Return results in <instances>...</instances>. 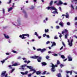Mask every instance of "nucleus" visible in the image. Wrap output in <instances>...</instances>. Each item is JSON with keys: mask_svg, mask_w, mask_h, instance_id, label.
Here are the masks:
<instances>
[{"mask_svg": "<svg viewBox=\"0 0 77 77\" xmlns=\"http://www.w3.org/2000/svg\"><path fill=\"white\" fill-rule=\"evenodd\" d=\"M63 5H67V3H65L63 4Z\"/></svg>", "mask_w": 77, "mask_h": 77, "instance_id": "49", "label": "nucleus"}, {"mask_svg": "<svg viewBox=\"0 0 77 77\" xmlns=\"http://www.w3.org/2000/svg\"><path fill=\"white\" fill-rule=\"evenodd\" d=\"M35 35H36L37 36H38V34L37 32H35Z\"/></svg>", "mask_w": 77, "mask_h": 77, "instance_id": "37", "label": "nucleus"}, {"mask_svg": "<svg viewBox=\"0 0 77 77\" xmlns=\"http://www.w3.org/2000/svg\"><path fill=\"white\" fill-rule=\"evenodd\" d=\"M71 8H72V9H74V8L73 5H71Z\"/></svg>", "mask_w": 77, "mask_h": 77, "instance_id": "33", "label": "nucleus"}, {"mask_svg": "<svg viewBox=\"0 0 77 77\" xmlns=\"http://www.w3.org/2000/svg\"><path fill=\"white\" fill-rule=\"evenodd\" d=\"M47 9L48 10H55L54 11H52V13H54V14H55L57 13V14H58V12L57 11V9L56 8V7H54V6H51V7H50V6H48V7H47Z\"/></svg>", "mask_w": 77, "mask_h": 77, "instance_id": "1", "label": "nucleus"}, {"mask_svg": "<svg viewBox=\"0 0 77 77\" xmlns=\"http://www.w3.org/2000/svg\"><path fill=\"white\" fill-rule=\"evenodd\" d=\"M63 4V2H62L61 0H59L58 3H57L56 5L57 6H59V5H62Z\"/></svg>", "mask_w": 77, "mask_h": 77, "instance_id": "8", "label": "nucleus"}, {"mask_svg": "<svg viewBox=\"0 0 77 77\" xmlns=\"http://www.w3.org/2000/svg\"><path fill=\"white\" fill-rule=\"evenodd\" d=\"M60 61H59V60H57V65H59V64H60Z\"/></svg>", "mask_w": 77, "mask_h": 77, "instance_id": "27", "label": "nucleus"}, {"mask_svg": "<svg viewBox=\"0 0 77 77\" xmlns=\"http://www.w3.org/2000/svg\"><path fill=\"white\" fill-rule=\"evenodd\" d=\"M61 57H62L63 59H65V57L64 56V55H61Z\"/></svg>", "mask_w": 77, "mask_h": 77, "instance_id": "23", "label": "nucleus"}, {"mask_svg": "<svg viewBox=\"0 0 77 77\" xmlns=\"http://www.w3.org/2000/svg\"><path fill=\"white\" fill-rule=\"evenodd\" d=\"M57 77H62L61 75V74L60 73H59V74H58L57 75Z\"/></svg>", "mask_w": 77, "mask_h": 77, "instance_id": "18", "label": "nucleus"}, {"mask_svg": "<svg viewBox=\"0 0 77 77\" xmlns=\"http://www.w3.org/2000/svg\"><path fill=\"white\" fill-rule=\"evenodd\" d=\"M68 35H69V34H66L65 35V38H67Z\"/></svg>", "mask_w": 77, "mask_h": 77, "instance_id": "24", "label": "nucleus"}, {"mask_svg": "<svg viewBox=\"0 0 77 77\" xmlns=\"http://www.w3.org/2000/svg\"><path fill=\"white\" fill-rule=\"evenodd\" d=\"M49 31V29H45V32H48Z\"/></svg>", "mask_w": 77, "mask_h": 77, "instance_id": "29", "label": "nucleus"}, {"mask_svg": "<svg viewBox=\"0 0 77 77\" xmlns=\"http://www.w3.org/2000/svg\"><path fill=\"white\" fill-rule=\"evenodd\" d=\"M70 73V75H72V71H69Z\"/></svg>", "mask_w": 77, "mask_h": 77, "instance_id": "58", "label": "nucleus"}, {"mask_svg": "<svg viewBox=\"0 0 77 77\" xmlns=\"http://www.w3.org/2000/svg\"><path fill=\"white\" fill-rule=\"evenodd\" d=\"M54 56H57V54H54Z\"/></svg>", "mask_w": 77, "mask_h": 77, "instance_id": "59", "label": "nucleus"}, {"mask_svg": "<svg viewBox=\"0 0 77 77\" xmlns=\"http://www.w3.org/2000/svg\"><path fill=\"white\" fill-rule=\"evenodd\" d=\"M62 44L63 45H64V46H65V45L64 43H63V42H62Z\"/></svg>", "mask_w": 77, "mask_h": 77, "instance_id": "55", "label": "nucleus"}, {"mask_svg": "<svg viewBox=\"0 0 77 77\" xmlns=\"http://www.w3.org/2000/svg\"><path fill=\"white\" fill-rule=\"evenodd\" d=\"M42 65H44V66H45V65H47V63H46V62H42Z\"/></svg>", "mask_w": 77, "mask_h": 77, "instance_id": "14", "label": "nucleus"}, {"mask_svg": "<svg viewBox=\"0 0 77 77\" xmlns=\"http://www.w3.org/2000/svg\"><path fill=\"white\" fill-rule=\"evenodd\" d=\"M68 57V61H72V59L70 56H69Z\"/></svg>", "mask_w": 77, "mask_h": 77, "instance_id": "11", "label": "nucleus"}, {"mask_svg": "<svg viewBox=\"0 0 77 77\" xmlns=\"http://www.w3.org/2000/svg\"><path fill=\"white\" fill-rule=\"evenodd\" d=\"M26 65H22L21 66L22 68L23 69H24V68L23 67H24L25 66H26Z\"/></svg>", "mask_w": 77, "mask_h": 77, "instance_id": "20", "label": "nucleus"}, {"mask_svg": "<svg viewBox=\"0 0 77 77\" xmlns=\"http://www.w3.org/2000/svg\"><path fill=\"white\" fill-rule=\"evenodd\" d=\"M59 24L62 27H63V22H60Z\"/></svg>", "mask_w": 77, "mask_h": 77, "instance_id": "13", "label": "nucleus"}, {"mask_svg": "<svg viewBox=\"0 0 77 77\" xmlns=\"http://www.w3.org/2000/svg\"><path fill=\"white\" fill-rule=\"evenodd\" d=\"M43 37H45L46 36V34H44L43 35Z\"/></svg>", "mask_w": 77, "mask_h": 77, "instance_id": "36", "label": "nucleus"}, {"mask_svg": "<svg viewBox=\"0 0 77 77\" xmlns=\"http://www.w3.org/2000/svg\"><path fill=\"white\" fill-rule=\"evenodd\" d=\"M56 43H55V42H53L52 43V45L51 47H53V45H56Z\"/></svg>", "mask_w": 77, "mask_h": 77, "instance_id": "21", "label": "nucleus"}, {"mask_svg": "<svg viewBox=\"0 0 77 77\" xmlns=\"http://www.w3.org/2000/svg\"><path fill=\"white\" fill-rule=\"evenodd\" d=\"M75 20H77V17H75Z\"/></svg>", "mask_w": 77, "mask_h": 77, "instance_id": "61", "label": "nucleus"}, {"mask_svg": "<svg viewBox=\"0 0 77 77\" xmlns=\"http://www.w3.org/2000/svg\"><path fill=\"white\" fill-rule=\"evenodd\" d=\"M13 9V7H10V8H9L8 10V11H10L11 10H12Z\"/></svg>", "mask_w": 77, "mask_h": 77, "instance_id": "17", "label": "nucleus"}, {"mask_svg": "<svg viewBox=\"0 0 77 77\" xmlns=\"http://www.w3.org/2000/svg\"><path fill=\"white\" fill-rule=\"evenodd\" d=\"M27 68L30 69V71H33V72L32 73V74H34V73L36 72V74L37 75H39V74H40L41 73V72H40V71L36 72V70H35V69H32V67H31V66H27Z\"/></svg>", "mask_w": 77, "mask_h": 77, "instance_id": "2", "label": "nucleus"}, {"mask_svg": "<svg viewBox=\"0 0 77 77\" xmlns=\"http://www.w3.org/2000/svg\"><path fill=\"white\" fill-rule=\"evenodd\" d=\"M58 38L56 37V36H55L54 37V39H57Z\"/></svg>", "mask_w": 77, "mask_h": 77, "instance_id": "48", "label": "nucleus"}, {"mask_svg": "<svg viewBox=\"0 0 77 77\" xmlns=\"http://www.w3.org/2000/svg\"><path fill=\"white\" fill-rule=\"evenodd\" d=\"M5 77H8V74H6L5 75Z\"/></svg>", "mask_w": 77, "mask_h": 77, "instance_id": "54", "label": "nucleus"}, {"mask_svg": "<svg viewBox=\"0 0 77 77\" xmlns=\"http://www.w3.org/2000/svg\"><path fill=\"white\" fill-rule=\"evenodd\" d=\"M31 58H33V59H37V58H38L37 59V61L38 62H41V60L42 59V57H39V56H31L30 57Z\"/></svg>", "mask_w": 77, "mask_h": 77, "instance_id": "3", "label": "nucleus"}, {"mask_svg": "<svg viewBox=\"0 0 77 77\" xmlns=\"http://www.w3.org/2000/svg\"><path fill=\"white\" fill-rule=\"evenodd\" d=\"M73 42V39H72L70 42V41L69 40H68V42L69 43V45H70V46H72L73 45V44H72V42Z\"/></svg>", "mask_w": 77, "mask_h": 77, "instance_id": "6", "label": "nucleus"}, {"mask_svg": "<svg viewBox=\"0 0 77 77\" xmlns=\"http://www.w3.org/2000/svg\"><path fill=\"white\" fill-rule=\"evenodd\" d=\"M9 67H10L11 68L12 67H11V65H9L8 66Z\"/></svg>", "mask_w": 77, "mask_h": 77, "instance_id": "53", "label": "nucleus"}, {"mask_svg": "<svg viewBox=\"0 0 77 77\" xmlns=\"http://www.w3.org/2000/svg\"><path fill=\"white\" fill-rule=\"evenodd\" d=\"M6 71H3L1 74V77H4V76H5V74H6Z\"/></svg>", "mask_w": 77, "mask_h": 77, "instance_id": "9", "label": "nucleus"}, {"mask_svg": "<svg viewBox=\"0 0 77 77\" xmlns=\"http://www.w3.org/2000/svg\"><path fill=\"white\" fill-rule=\"evenodd\" d=\"M12 52L14 53H16L17 52L16 51H15V50H12Z\"/></svg>", "mask_w": 77, "mask_h": 77, "instance_id": "30", "label": "nucleus"}, {"mask_svg": "<svg viewBox=\"0 0 77 77\" xmlns=\"http://www.w3.org/2000/svg\"><path fill=\"white\" fill-rule=\"evenodd\" d=\"M30 60H29V61H28V62H27V63H30Z\"/></svg>", "mask_w": 77, "mask_h": 77, "instance_id": "51", "label": "nucleus"}, {"mask_svg": "<svg viewBox=\"0 0 77 77\" xmlns=\"http://www.w3.org/2000/svg\"><path fill=\"white\" fill-rule=\"evenodd\" d=\"M23 60H26V58H25V57H24L23 58Z\"/></svg>", "mask_w": 77, "mask_h": 77, "instance_id": "62", "label": "nucleus"}, {"mask_svg": "<svg viewBox=\"0 0 77 77\" xmlns=\"http://www.w3.org/2000/svg\"><path fill=\"white\" fill-rule=\"evenodd\" d=\"M25 36L29 37V35L28 34H22V35H20L19 37L20 38H21L22 39H25L26 38V37H25Z\"/></svg>", "mask_w": 77, "mask_h": 77, "instance_id": "4", "label": "nucleus"}, {"mask_svg": "<svg viewBox=\"0 0 77 77\" xmlns=\"http://www.w3.org/2000/svg\"><path fill=\"white\" fill-rule=\"evenodd\" d=\"M66 72L67 74H68L69 73H70V71H66Z\"/></svg>", "mask_w": 77, "mask_h": 77, "instance_id": "39", "label": "nucleus"}, {"mask_svg": "<svg viewBox=\"0 0 77 77\" xmlns=\"http://www.w3.org/2000/svg\"><path fill=\"white\" fill-rule=\"evenodd\" d=\"M64 65H63V64H60V66L62 67V66H64Z\"/></svg>", "mask_w": 77, "mask_h": 77, "instance_id": "41", "label": "nucleus"}, {"mask_svg": "<svg viewBox=\"0 0 77 77\" xmlns=\"http://www.w3.org/2000/svg\"><path fill=\"white\" fill-rule=\"evenodd\" d=\"M6 54L7 55H9L10 54L9 53H6Z\"/></svg>", "mask_w": 77, "mask_h": 77, "instance_id": "46", "label": "nucleus"}, {"mask_svg": "<svg viewBox=\"0 0 77 77\" xmlns=\"http://www.w3.org/2000/svg\"><path fill=\"white\" fill-rule=\"evenodd\" d=\"M20 73L21 74H22V75H25V74L26 75L27 74L28 72V71H26V72H25V73L23 72H21Z\"/></svg>", "mask_w": 77, "mask_h": 77, "instance_id": "10", "label": "nucleus"}, {"mask_svg": "<svg viewBox=\"0 0 77 77\" xmlns=\"http://www.w3.org/2000/svg\"><path fill=\"white\" fill-rule=\"evenodd\" d=\"M49 43H50V42H49V41H48V42H47L46 44H49Z\"/></svg>", "mask_w": 77, "mask_h": 77, "instance_id": "47", "label": "nucleus"}, {"mask_svg": "<svg viewBox=\"0 0 77 77\" xmlns=\"http://www.w3.org/2000/svg\"><path fill=\"white\" fill-rule=\"evenodd\" d=\"M46 73V71H44L43 73H42V74L43 75H44Z\"/></svg>", "mask_w": 77, "mask_h": 77, "instance_id": "32", "label": "nucleus"}, {"mask_svg": "<svg viewBox=\"0 0 77 77\" xmlns=\"http://www.w3.org/2000/svg\"><path fill=\"white\" fill-rule=\"evenodd\" d=\"M59 10L60 11H62V8H61V7H59Z\"/></svg>", "mask_w": 77, "mask_h": 77, "instance_id": "44", "label": "nucleus"}, {"mask_svg": "<svg viewBox=\"0 0 77 77\" xmlns=\"http://www.w3.org/2000/svg\"><path fill=\"white\" fill-rule=\"evenodd\" d=\"M63 48V46H62L60 48V50H62Z\"/></svg>", "mask_w": 77, "mask_h": 77, "instance_id": "57", "label": "nucleus"}, {"mask_svg": "<svg viewBox=\"0 0 77 77\" xmlns=\"http://www.w3.org/2000/svg\"><path fill=\"white\" fill-rule=\"evenodd\" d=\"M52 69L51 71L53 72H54L55 71V66L57 67V65H54L53 63H52Z\"/></svg>", "mask_w": 77, "mask_h": 77, "instance_id": "5", "label": "nucleus"}, {"mask_svg": "<svg viewBox=\"0 0 77 77\" xmlns=\"http://www.w3.org/2000/svg\"><path fill=\"white\" fill-rule=\"evenodd\" d=\"M67 25H70V22H68L67 23Z\"/></svg>", "mask_w": 77, "mask_h": 77, "instance_id": "42", "label": "nucleus"}, {"mask_svg": "<svg viewBox=\"0 0 77 77\" xmlns=\"http://www.w3.org/2000/svg\"><path fill=\"white\" fill-rule=\"evenodd\" d=\"M69 16V14H68V13H66V18H68Z\"/></svg>", "mask_w": 77, "mask_h": 77, "instance_id": "19", "label": "nucleus"}, {"mask_svg": "<svg viewBox=\"0 0 77 77\" xmlns=\"http://www.w3.org/2000/svg\"><path fill=\"white\" fill-rule=\"evenodd\" d=\"M46 58L47 59H48L49 58V56H46Z\"/></svg>", "mask_w": 77, "mask_h": 77, "instance_id": "31", "label": "nucleus"}, {"mask_svg": "<svg viewBox=\"0 0 77 77\" xmlns=\"http://www.w3.org/2000/svg\"><path fill=\"white\" fill-rule=\"evenodd\" d=\"M31 75H32L31 74H30L28 75V77H30L31 76Z\"/></svg>", "mask_w": 77, "mask_h": 77, "instance_id": "40", "label": "nucleus"}, {"mask_svg": "<svg viewBox=\"0 0 77 77\" xmlns=\"http://www.w3.org/2000/svg\"><path fill=\"white\" fill-rule=\"evenodd\" d=\"M4 35L5 38L7 39L9 38V37L8 35H6V34H5Z\"/></svg>", "mask_w": 77, "mask_h": 77, "instance_id": "16", "label": "nucleus"}, {"mask_svg": "<svg viewBox=\"0 0 77 77\" xmlns=\"http://www.w3.org/2000/svg\"><path fill=\"white\" fill-rule=\"evenodd\" d=\"M62 34H60L59 35V37L60 38H61V37H62Z\"/></svg>", "mask_w": 77, "mask_h": 77, "instance_id": "38", "label": "nucleus"}, {"mask_svg": "<svg viewBox=\"0 0 77 77\" xmlns=\"http://www.w3.org/2000/svg\"><path fill=\"white\" fill-rule=\"evenodd\" d=\"M53 1H51V2L50 3V6H52L53 3Z\"/></svg>", "mask_w": 77, "mask_h": 77, "instance_id": "22", "label": "nucleus"}, {"mask_svg": "<svg viewBox=\"0 0 77 77\" xmlns=\"http://www.w3.org/2000/svg\"><path fill=\"white\" fill-rule=\"evenodd\" d=\"M11 1H12V0H9V2H8V3H7V4H10L11 3Z\"/></svg>", "mask_w": 77, "mask_h": 77, "instance_id": "28", "label": "nucleus"}, {"mask_svg": "<svg viewBox=\"0 0 77 77\" xmlns=\"http://www.w3.org/2000/svg\"><path fill=\"white\" fill-rule=\"evenodd\" d=\"M37 50V51H41V52H42L45 51L46 50V49L43 48V49H41V48H38Z\"/></svg>", "mask_w": 77, "mask_h": 77, "instance_id": "7", "label": "nucleus"}, {"mask_svg": "<svg viewBox=\"0 0 77 77\" xmlns=\"http://www.w3.org/2000/svg\"><path fill=\"white\" fill-rule=\"evenodd\" d=\"M41 37H41V36H38V38H39V39L41 38Z\"/></svg>", "mask_w": 77, "mask_h": 77, "instance_id": "56", "label": "nucleus"}, {"mask_svg": "<svg viewBox=\"0 0 77 77\" xmlns=\"http://www.w3.org/2000/svg\"><path fill=\"white\" fill-rule=\"evenodd\" d=\"M51 51H48V53H51Z\"/></svg>", "mask_w": 77, "mask_h": 77, "instance_id": "60", "label": "nucleus"}, {"mask_svg": "<svg viewBox=\"0 0 77 77\" xmlns=\"http://www.w3.org/2000/svg\"><path fill=\"white\" fill-rule=\"evenodd\" d=\"M3 14H5V10L4 8H3Z\"/></svg>", "mask_w": 77, "mask_h": 77, "instance_id": "34", "label": "nucleus"}, {"mask_svg": "<svg viewBox=\"0 0 77 77\" xmlns=\"http://www.w3.org/2000/svg\"><path fill=\"white\" fill-rule=\"evenodd\" d=\"M77 0H73L71 1L72 3H74V2H75V4H77Z\"/></svg>", "mask_w": 77, "mask_h": 77, "instance_id": "15", "label": "nucleus"}, {"mask_svg": "<svg viewBox=\"0 0 77 77\" xmlns=\"http://www.w3.org/2000/svg\"><path fill=\"white\" fill-rule=\"evenodd\" d=\"M57 2H58L57 1H55V2H54V4H56V3H57Z\"/></svg>", "mask_w": 77, "mask_h": 77, "instance_id": "43", "label": "nucleus"}, {"mask_svg": "<svg viewBox=\"0 0 77 77\" xmlns=\"http://www.w3.org/2000/svg\"><path fill=\"white\" fill-rule=\"evenodd\" d=\"M18 65L17 63H14L12 65V66H17Z\"/></svg>", "mask_w": 77, "mask_h": 77, "instance_id": "26", "label": "nucleus"}, {"mask_svg": "<svg viewBox=\"0 0 77 77\" xmlns=\"http://www.w3.org/2000/svg\"><path fill=\"white\" fill-rule=\"evenodd\" d=\"M23 13H25V14H26V11H25V10H23Z\"/></svg>", "mask_w": 77, "mask_h": 77, "instance_id": "35", "label": "nucleus"}, {"mask_svg": "<svg viewBox=\"0 0 77 77\" xmlns=\"http://www.w3.org/2000/svg\"><path fill=\"white\" fill-rule=\"evenodd\" d=\"M1 62L2 63H4V62H5V59H4V60H1Z\"/></svg>", "mask_w": 77, "mask_h": 77, "instance_id": "25", "label": "nucleus"}, {"mask_svg": "<svg viewBox=\"0 0 77 77\" xmlns=\"http://www.w3.org/2000/svg\"><path fill=\"white\" fill-rule=\"evenodd\" d=\"M68 31L67 29H64V31H62V34H63L65 32H68Z\"/></svg>", "mask_w": 77, "mask_h": 77, "instance_id": "12", "label": "nucleus"}, {"mask_svg": "<svg viewBox=\"0 0 77 77\" xmlns=\"http://www.w3.org/2000/svg\"><path fill=\"white\" fill-rule=\"evenodd\" d=\"M46 36L48 38H50V36L49 35H46Z\"/></svg>", "mask_w": 77, "mask_h": 77, "instance_id": "45", "label": "nucleus"}, {"mask_svg": "<svg viewBox=\"0 0 77 77\" xmlns=\"http://www.w3.org/2000/svg\"><path fill=\"white\" fill-rule=\"evenodd\" d=\"M14 70H15L14 69H12L11 72H13V71H14Z\"/></svg>", "mask_w": 77, "mask_h": 77, "instance_id": "50", "label": "nucleus"}, {"mask_svg": "<svg viewBox=\"0 0 77 77\" xmlns=\"http://www.w3.org/2000/svg\"><path fill=\"white\" fill-rule=\"evenodd\" d=\"M60 27L59 26H57V29H59V28Z\"/></svg>", "mask_w": 77, "mask_h": 77, "instance_id": "52", "label": "nucleus"}, {"mask_svg": "<svg viewBox=\"0 0 77 77\" xmlns=\"http://www.w3.org/2000/svg\"><path fill=\"white\" fill-rule=\"evenodd\" d=\"M18 59H21V57H18Z\"/></svg>", "mask_w": 77, "mask_h": 77, "instance_id": "63", "label": "nucleus"}, {"mask_svg": "<svg viewBox=\"0 0 77 77\" xmlns=\"http://www.w3.org/2000/svg\"><path fill=\"white\" fill-rule=\"evenodd\" d=\"M75 25H77V22H75Z\"/></svg>", "mask_w": 77, "mask_h": 77, "instance_id": "64", "label": "nucleus"}]
</instances>
